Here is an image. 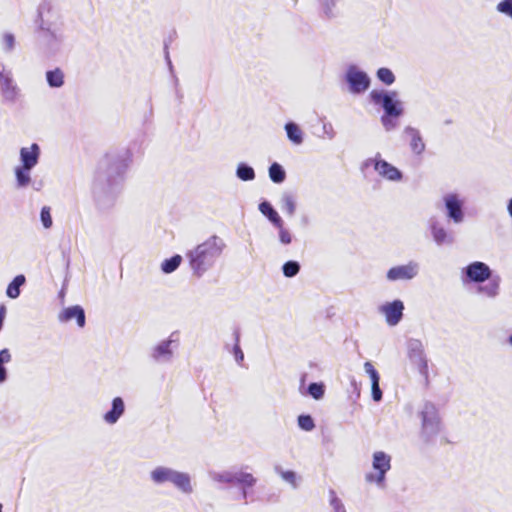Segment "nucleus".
<instances>
[{
	"instance_id": "obj_1",
	"label": "nucleus",
	"mask_w": 512,
	"mask_h": 512,
	"mask_svg": "<svg viewBox=\"0 0 512 512\" xmlns=\"http://www.w3.org/2000/svg\"><path fill=\"white\" fill-rule=\"evenodd\" d=\"M131 156L127 148H121L107 152L100 160L92 183L93 200L99 213L108 214L116 206Z\"/></svg>"
},
{
	"instance_id": "obj_2",
	"label": "nucleus",
	"mask_w": 512,
	"mask_h": 512,
	"mask_svg": "<svg viewBox=\"0 0 512 512\" xmlns=\"http://www.w3.org/2000/svg\"><path fill=\"white\" fill-rule=\"evenodd\" d=\"M225 248L226 244L224 240L217 235H212L203 243L198 244L194 249L189 250L186 253V257L193 275L197 278H201L214 266Z\"/></svg>"
},
{
	"instance_id": "obj_3",
	"label": "nucleus",
	"mask_w": 512,
	"mask_h": 512,
	"mask_svg": "<svg viewBox=\"0 0 512 512\" xmlns=\"http://www.w3.org/2000/svg\"><path fill=\"white\" fill-rule=\"evenodd\" d=\"M369 100L375 106L383 110L380 122L385 131L390 132L397 128L398 119L404 115L405 109L403 102L399 99V94L395 90L373 89L369 93Z\"/></svg>"
},
{
	"instance_id": "obj_4",
	"label": "nucleus",
	"mask_w": 512,
	"mask_h": 512,
	"mask_svg": "<svg viewBox=\"0 0 512 512\" xmlns=\"http://www.w3.org/2000/svg\"><path fill=\"white\" fill-rule=\"evenodd\" d=\"M51 12L50 5L47 3L41 4L37 10V19L35 23L43 41V46L46 53L49 56L57 55L64 42V34L62 31L61 24L56 23L53 20L45 19L44 13Z\"/></svg>"
},
{
	"instance_id": "obj_5",
	"label": "nucleus",
	"mask_w": 512,
	"mask_h": 512,
	"mask_svg": "<svg viewBox=\"0 0 512 512\" xmlns=\"http://www.w3.org/2000/svg\"><path fill=\"white\" fill-rule=\"evenodd\" d=\"M149 476L152 483L156 486L170 483L182 494L190 495L193 493L192 477L188 472L159 465L150 471Z\"/></svg>"
},
{
	"instance_id": "obj_6",
	"label": "nucleus",
	"mask_w": 512,
	"mask_h": 512,
	"mask_svg": "<svg viewBox=\"0 0 512 512\" xmlns=\"http://www.w3.org/2000/svg\"><path fill=\"white\" fill-rule=\"evenodd\" d=\"M421 419L420 439L427 445L435 444L436 438L441 431V419L438 409L430 402L426 401L419 412Z\"/></svg>"
},
{
	"instance_id": "obj_7",
	"label": "nucleus",
	"mask_w": 512,
	"mask_h": 512,
	"mask_svg": "<svg viewBox=\"0 0 512 512\" xmlns=\"http://www.w3.org/2000/svg\"><path fill=\"white\" fill-rule=\"evenodd\" d=\"M210 478L217 483L236 484L241 486V497L246 500L248 497V489L255 486L257 478L251 473L243 470H225L221 472H210Z\"/></svg>"
},
{
	"instance_id": "obj_8",
	"label": "nucleus",
	"mask_w": 512,
	"mask_h": 512,
	"mask_svg": "<svg viewBox=\"0 0 512 512\" xmlns=\"http://www.w3.org/2000/svg\"><path fill=\"white\" fill-rule=\"evenodd\" d=\"M178 347V333L173 332L167 339L159 341L151 348L149 357L157 364H169L173 361L174 352Z\"/></svg>"
},
{
	"instance_id": "obj_9",
	"label": "nucleus",
	"mask_w": 512,
	"mask_h": 512,
	"mask_svg": "<svg viewBox=\"0 0 512 512\" xmlns=\"http://www.w3.org/2000/svg\"><path fill=\"white\" fill-rule=\"evenodd\" d=\"M344 81L348 86V91L352 95L364 94L371 86V78L364 70L355 64L347 67L344 74Z\"/></svg>"
},
{
	"instance_id": "obj_10",
	"label": "nucleus",
	"mask_w": 512,
	"mask_h": 512,
	"mask_svg": "<svg viewBox=\"0 0 512 512\" xmlns=\"http://www.w3.org/2000/svg\"><path fill=\"white\" fill-rule=\"evenodd\" d=\"M406 348L409 361L412 365L417 367L419 374L428 381V359L422 341L420 339L410 338L406 342Z\"/></svg>"
},
{
	"instance_id": "obj_11",
	"label": "nucleus",
	"mask_w": 512,
	"mask_h": 512,
	"mask_svg": "<svg viewBox=\"0 0 512 512\" xmlns=\"http://www.w3.org/2000/svg\"><path fill=\"white\" fill-rule=\"evenodd\" d=\"M0 95L2 102L10 105L17 103L22 97L21 89L16 83L12 71L5 68L0 70Z\"/></svg>"
},
{
	"instance_id": "obj_12",
	"label": "nucleus",
	"mask_w": 512,
	"mask_h": 512,
	"mask_svg": "<svg viewBox=\"0 0 512 512\" xmlns=\"http://www.w3.org/2000/svg\"><path fill=\"white\" fill-rule=\"evenodd\" d=\"M372 467L377 473L366 474L365 480L369 483H376L379 487H383L386 473L391 468V457L383 451L374 452Z\"/></svg>"
},
{
	"instance_id": "obj_13",
	"label": "nucleus",
	"mask_w": 512,
	"mask_h": 512,
	"mask_svg": "<svg viewBox=\"0 0 512 512\" xmlns=\"http://www.w3.org/2000/svg\"><path fill=\"white\" fill-rule=\"evenodd\" d=\"M491 276V268L486 263L481 261L471 262L461 270V280L464 284H482L490 279Z\"/></svg>"
},
{
	"instance_id": "obj_14",
	"label": "nucleus",
	"mask_w": 512,
	"mask_h": 512,
	"mask_svg": "<svg viewBox=\"0 0 512 512\" xmlns=\"http://www.w3.org/2000/svg\"><path fill=\"white\" fill-rule=\"evenodd\" d=\"M444 207L447 218L455 224L464 221V205L465 201L457 193H448L443 197Z\"/></svg>"
},
{
	"instance_id": "obj_15",
	"label": "nucleus",
	"mask_w": 512,
	"mask_h": 512,
	"mask_svg": "<svg viewBox=\"0 0 512 512\" xmlns=\"http://www.w3.org/2000/svg\"><path fill=\"white\" fill-rule=\"evenodd\" d=\"M419 271L420 264L414 260H410L406 264L396 265L388 269L386 279L389 282L410 281L418 276Z\"/></svg>"
},
{
	"instance_id": "obj_16",
	"label": "nucleus",
	"mask_w": 512,
	"mask_h": 512,
	"mask_svg": "<svg viewBox=\"0 0 512 512\" xmlns=\"http://www.w3.org/2000/svg\"><path fill=\"white\" fill-rule=\"evenodd\" d=\"M402 138L408 142L413 155L421 156L424 153L426 144L419 129L411 125L405 126L402 131Z\"/></svg>"
},
{
	"instance_id": "obj_17",
	"label": "nucleus",
	"mask_w": 512,
	"mask_h": 512,
	"mask_svg": "<svg viewBox=\"0 0 512 512\" xmlns=\"http://www.w3.org/2000/svg\"><path fill=\"white\" fill-rule=\"evenodd\" d=\"M404 303L399 300L387 302L380 307V312L385 316L389 326H396L403 318Z\"/></svg>"
},
{
	"instance_id": "obj_18",
	"label": "nucleus",
	"mask_w": 512,
	"mask_h": 512,
	"mask_svg": "<svg viewBox=\"0 0 512 512\" xmlns=\"http://www.w3.org/2000/svg\"><path fill=\"white\" fill-rule=\"evenodd\" d=\"M75 320L78 327L83 328L86 325V315L85 310L80 305H73L67 308H64L58 314V321L61 323H67L72 320Z\"/></svg>"
},
{
	"instance_id": "obj_19",
	"label": "nucleus",
	"mask_w": 512,
	"mask_h": 512,
	"mask_svg": "<svg viewBox=\"0 0 512 512\" xmlns=\"http://www.w3.org/2000/svg\"><path fill=\"white\" fill-rule=\"evenodd\" d=\"M125 410L126 406L123 398L120 396L114 397L110 409L103 414V421L108 425H114L124 415Z\"/></svg>"
},
{
	"instance_id": "obj_20",
	"label": "nucleus",
	"mask_w": 512,
	"mask_h": 512,
	"mask_svg": "<svg viewBox=\"0 0 512 512\" xmlns=\"http://www.w3.org/2000/svg\"><path fill=\"white\" fill-rule=\"evenodd\" d=\"M41 149L37 143H32L29 147H22L19 152L21 166L34 168L40 159Z\"/></svg>"
},
{
	"instance_id": "obj_21",
	"label": "nucleus",
	"mask_w": 512,
	"mask_h": 512,
	"mask_svg": "<svg viewBox=\"0 0 512 512\" xmlns=\"http://www.w3.org/2000/svg\"><path fill=\"white\" fill-rule=\"evenodd\" d=\"M375 171L384 179L392 182H399L403 179V172L388 161L382 159L376 162Z\"/></svg>"
},
{
	"instance_id": "obj_22",
	"label": "nucleus",
	"mask_w": 512,
	"mask_h": 512,
	"mask_svg": "<svg viewBox=\"0 0 512 512\" xmlns=\"http://www.w3.org/2000/svg\"><path fill=\"white\" fill-rule=\"evenodd\" d=\"M429 228L434 242L438 246H442L445 244H452L454 242V237L450 234L445 227L440 224L437 220L432 219L429 222Z\"/></svg>"
},
{
	"instance_id": "obj_23",
	"label": "nucleus",
	"mask_w": 512,
	"mask_h": 512,
	"mask_svg": "<svg viewBox=\"0 0 512 512\" xmlns=\"http://www.w3.org/2000/svg\"><path fill=\"white\" fill-rule=\"evenodd\" d=\"M306 374L301 377V385L299 391L302 395H308L314 400H321L325 395V384L323 382H311L305 391L303 390V385L305 382Z\"/></svg>"
},
{
	"instance_id": "obj_24",
	"label": "nucleus",
	"mask_w": 512,
	"mask_h": 512,
	"mask_svg": "<svg viewBox=\"0 0 512 512\" xmlns=\"http://www.w3.org/2000/svg\"><path fill=\"white\" fill-rule=\"evenodd\" d=\"M258 210L274 227L283 223L282 217L268 200H262L258 204Z\"/></svg>"
},
{
	"instance_id": "obj_25",
	"label": "nucleus",
	"mask_w": 512,
	"mask_h": 512,
	"mask_svg": "<svg viewBox=\"0 0 512 512\" xmlns=\"http://www.w3.org/2000/svg\"><path fill=\"white\" fill-rule=\"evenodd\" d=\"M487 284H478L476 288V292L478 294H483L488 298H496L499 295L500 290V277L495 276L487 280Z\"/></svg>"
},
{
	"instance_id": "obj_26",
	"label": "nucleus",
	"mask_w": 512,
	"mask_h": 512,
	"mask_svg": "<svg viewBox=\"0 0 512 512\" xmlns=\"http://www.w3.org/2000/svg\"><path fill=\"white\" fill-rule=\"evenodd\" d=\"M45 79L47 85L53 89L61 88L65 84V74L63 70L59 67L47 70L45 73Z\"/></svg>"
},
{
	"instance_id": "obj_27",
	"label": "nucleus",
	"mask_w": 512,
	"mask_h": 512,
	"mask_svg": "<svg viewBox=\"0 0 512 512\" xmlns=\"http://www.w3.org/2000/svg\"><path fill=\"white\" fill-rule=\"evenodd\" d=\"M284 129L287 138L291 143H293L294 145H301L303 143L304 133L297 123L289 121L285 124Z\"/></svg>"
},
{
	"instance_id": "obj_28",
	"label": "nucleus",
	"mask_w": 512,
	"mask_h": 512,
	"mask_svg": "<svg viewBox=\"0 0 512 512\" xmlns=\"http://www.w3.org/2000/svg\"><path fill=\"white\" fill-rule=\"evenodd\" d=\"M31 170L32 168L21 165L15 167L14 174L17 188H26L31 183Z\"/></svg>"
},
{
	"instance_id": "obj_29",
	"label": "nucleus",
	"mask_w": 512,
	"mask_h": 512,
	"mask_svg": "<svg viewBox=\"0 0 512 512\" xmlns=\"http://www.w3.org/2000/svg\"><path fill=\"white\" fill-rule=\"evenodd\" d=\"M26 283V277L23 274H19L13 278L8 284L6 289V295L10 299H16L20 296L21 287Z\"/></svg>"
},
{
	"instance_id": "obj_30",
	"label": "nucleus",
	"mask_w": 512,
	"mask_h": 512,
	"mask_svg": "<svg viewBox=\"0 0 512 512\" xmlns=\"http://www.w3.org/2000/svg\"><path fill=\"white\" fill-rule=\"evenodd\" d=\"M341 0H319L323 16L327 19L336 18L339 15L338 3Z\"/></svg>"
},
{
	"instance_id": "obj_31",
	"label": "nucleus",
	"mask_w": 512,
	"mask_h": 512,
	"mask_svg": "<svg viewBox=\"0 0 512 512\" xmlns=\"http://www.w3.org/2000/svg\"><path fill=\"white\" fill-rule=\"evenodd\" d=\"M235 175L239 180L244 182L253 181L256 178L254 168L246 162L238 163Z\"/></svg>"
},
{
	"instance_id": "obj_32",
	"label": "nucleus",
	"mask_w": 512,
	"mask_h": 512,
	"mask_svg": "<svg viewBox=\"0 0 512 512\" xmlns=\"http://www.w3.org/2000/svg\"><path fill=\"white\" fill-rule=\"evenodd\" d=\"M270 180L275 184H281L286 180V171L281 164L273 162L268 168Z\"/></svg>"
},
{
	"instance_id": "obj_33",
	"label": "nucleus",
	"mask_w": 512,
	"mask_h": 512,
	"mask_svg": "<svg viewBox=\"0 0 512 512\" xmlns=\"http://www.w3.org/2000/svg\"><path fill=\"white\" fill-rule=\"evenodd\" d=\"M280 203L282 211H284L289 217L294 216L297 205L295 197L291 193L284 192L281 196Z\"/></svg>"
},
{
	"instance_id": "obj_34",
	"label": "nucleus",
	"mask_w": 512,
	"mask_h": 512,
	"mask_svg": "<svg viewBox=\"0 0 512 512\" xmlns=\"http://www.w3.org/2000/svg\"><path fill=\"white\" fill-rule=\"evenodd\" d=\"M182 260H183V258L179 254H175V255L171 256L170 258H166L161 263V271L164 274L173 273L174 271H176L178 269V267L182 263Z\"/></svg>"
},
{
	"instance_id": "obj_35",
	"label": "nucleus",
	"mask_w": 512,
	"mask_h": 512,
	"mask_svg": "<svg viewBox=\"0 0 512 512\" xmlns=\"http://www.w3.org/2000/svg\"><path fill=\"white\" fill-rule=\"evenodd\" d=\"M301 269V265L296 260H288L282 265V273L287 278L295 277Z\"/></svg>"
},
{
	"instance_id": "obj_36",
	"label": "nucleus",
	"mask_w": 512,
	"mask_h": 512,
	"mask_svg": "<svg viewBox=\"0 0 512 512\" xmlns=\"http://www.w3.org/2000/svg\"><path fill=\"white\" fill-rule=\"evenodd\" d=\"M376 77H377V79L381 83H383V84H385L387 86L392 85L395 82V80H396L393 71L390 68H387V67L379 68L376 71Z\"/></svg>"
},
{
	"instance_id": "obj_37",
	"label": "nucleus",
	"mask_w": 512,
	"mask_h": 512,
	"mask_svg": "<svg viewBox=\"0 0 512 512\" xmlns=\"http://www.w3.org/2000/svg\"><path fill=\"white\" fill-rule=\"evenodd\" d=\"M297 425L301 430L306 432H310L316 427L315 421L310 414H300L297 417Z\"/></svg>"
},
{
	"instance_id": "obj_38",
	"label": "nucleus",
	"mask_w": 512,
	"mask_h": 512,
	"mask_svg": "<svg viewBox=\"0 0 512 512\" xmlns=\"http://www.w3.org/2000/svg\"><path fill=\"white\" fill-rule=\"evenodd\" d=\"M233 336L235 343L232 348V353L234 355L235 361L241 365L244 361V353L240 347V330L238 328L234 330Z\"/></svg>"
},
{
	"instance_id": "obj_39",
	"label": "nucleus",
	"mask_w": 512,
	"mask_h": 512,
	"mask_svg": "<svg viewBox=\"0 0 512 512\" xmlns=\"http://www.w3.org/2000/svg\"><path fill=\"white\" fill-rule=\"evenodd\" d=\"M275 472L287 483L291 484L293 488L298 487L297 474L292 470H283L280 466H275Z\"/></svg>"
},
{
	"instance_id": "obj_40",
	"label": "nucleus",
	"mask_w": 512,
	"mask_h": 512,
	"mask_svg": "<svg viewBox=\"0 0 512 512\" xmlns=\"http://www.w3.org/2000/svg\"><path fill=\"white\" fill-rule=\"evenodd\" d=\"M1 43L4 53L10 54L15 49L16 38L13 33L5 32L2 36Z\"/></svg>"
},
{
	"instance_id": "obj_41",
	"label": "nucleus",
	"mask_w": 512,
	"mask_h": 512,
	"mask_svg": "<svg viewBox=\"0 0 512 512\" xmlns=\"http://www.w3.org/2000/svg\"><path fill=\"white\" fill-rule=\"evenodd\" d=\"M329 504L332 508L331 512H346V508L342 500L337 496L335 490H329Z\"/></svg>"
},
{
	"instance_id": "obj_42",
	"label": "nucleus",
	"mask_w": 512,
	"mask_h": 512,
	"mask_svg": "<svg viewBox=\"0 0 512 512\" xmlns=\"http://www.w3.org/2000/svg\"><path fill=\"white\" fill-rule=\"evenodd\" d=\"M495 9L499 14L512 20V0H500Z\"/></svg>"
},
{
	"instance_id": "obj_43",
	"label": "nucleus",
	"mask_w": 512,
	"mask_h": 512,
	"mask_svg": "<svg viewBox=\"0 0 512 512\" xmlns=\"http://www.w3.org/2000/svg\"><path fill=\"white\" fill-rule=\"evenodd\" d=\"M278 229L279 241L283 245H289L292 243L293 236L291 232L284 227V222L280 223V226H275Z\"/></svg>"
},
{
	"instance_id": "obj_44",
	"label": "nucleus",
	"mask_w": 512,
	"mask_h": 512,
	"mask_svg": "<svg viewBox=\"0 0 512 512\" xmlns=\"http://www.w3.org/2000/svg\"><path fill=\"white\" fill-rule=\"evenodd\" d=\"M40 220L45 229H49L53 225L51 209L49 206H43L40 211Z\"/></svg>"
},
{
	"instance_id": "obj_45",
	"label": "nucleus",
	"mask_w": 512,
	"mask_h": 512,
	"mask_svg": "<svg viewBox=\"0 0 512 512\" xmlns=\"http://www.w3.org/2000/svg\"><path fill=\"white\" fill-rule=\"evenodd\" d=\"M371 397L375 402H380L382 400L383 392L380 388V381L371 382Z\"/></svg>"
},
{
	"instance_id": "obj_46",
	"label": "nucleus",
	"mask_w": 512,
	"mask_h": 512,
	"mask_svg": "<svg viewBox=\"0 0 512 512\" xmlns=\"http://www.w3.org/2000/svg\"><path fill=\"white\" fill-rule=\"evenodd\" d=\"M364 370L369 375L371 382L380 381V375L370 361L364 363Z\"/></svg>"
},
{
	"instance_id": "obj_47",
	"label": "nucleus",
	"mask_w": 512,
	"mask_h": 512,
	"mask_svg": "<svg viewBox=\"0 0 512 512\" xmlns=\"http://www.w3.org/2000/svg\"><path fill=\"white\" fill-rule=\"evenodd\" d=\"M322 130H323V136H326L329 140H332L335 138L336 136V132L333 128V125L330 123V122H324L323 121V126H322Z\"/></svg>"
},
{
	"instance_id": "obj_48",
	"label": "nucleus",
	"mask_w": 512,
	"mask_h": 512,
	"mask_svg": "<svg viewBox=\"0 0 512 512\" xmlns=\"http://www.w3.org/2000/svg\"><path fill=\"white\" fill-rule=\"evenodd\" d=\"M382 160L380 153H377L375 157L366 159L363 163L361 168H367L372 166L375 169L376 162H380Z\"/></svg>"
},
{
	"instance_id": "obj_49",
	"label": "nucleus",
	"mask_w": 512,
	"mask_h": 512,
	"mask_svg": "<svg viewBox=\"0 0 512 512\" xmlns=\"http://www.w3.org/2000/svg\"><path fill=\"white\" fill-rule=\"evenodd\" d=\"M11 353L9 349L4 348L0 350V364L5 365L11 361Z\"/></svg>"
},
{
	"instance_id": "obj_50",
	"label": "nucleus",
	"mask_w": 512,
	"mask_h": 512,
	"mask_svg": "<svg viewBox=\"0 0 512 512\" xmlns=\"http://www.w3.org/2000/svg\"><path fill=\"white\" fill-rule=\"evenodd\" d=\"M8 379V371L5 365L0 364V384H3Z\"/></svg>"
},
{
	"instance_id": "obj_51",
	"label": "nucleus",
	"mask_w": 512,
	"mask_h": 512,
	"mask_svg": "<svg viewBox=\"0 0 512 512\" xmlns=\"http://www.w3.org/2000/svg\"><path fill=\"white\" fill-rule=\"evenodd\" d=\"M351 387L353 393L355 394V398L358 399L360 397V385L354 378L351 380Z\"/></svg>"
},
{
	"instance_id": "obj_52",
	"label": "nucleus",
	"mask_w": 512,
	"mask_h": 512,
	"mask_svg": "<svg viewBox=\"0 0 512 512\" xmlns=\"http://www.w3.org/2000/svg\"><path fill=\"white\" fill-rule=\"evenodd\" d=\"M6 317V307L5 305H0V331L3 328L4 320Z\"/></svg>"
},
{
	"instance_id": "obj_53",
	"label": "nucleus",
	"mask_w": 512,
	"mask_h": 512,
	"mask_svg": "<svg viewBox=\"0 0 512 512\" xmlns=\"http://www.w3.org/2000/svg\"><path fill=\"white\" fill-rule=\"evenodd\" d=\"M167 63V66L169 68V71L171 72V74L173 75V78H174V82H175V85L177 86L178 85V78L176 77V75L174 74V71H173V64H172V61L171 59H168V62Z\"/></svg>"
},
{
	"instance_id": "obj_54",
	"label": "nucleus",
	"mask_w": 512,
	"mask_h": 512,
	"mask_svg": "<svg viewBox=\"0 0 512 512\" xmlns=\"http://www.w3.org/2000/svg\"><path fill=\"white\" fill-rule=\"evenodd\" d=\"M507 211L509 216L512 218V197L508 200Z\"/></svg>"
},
{
	"instance_id": "obj_55",
	"label": "nucleus",
	"mask_w": 512,
	"mask_h": 512,
	"mask_svg": "<svg viewBox=\"0 0 512 512\" xmlns=\"http://www.w3.org/2000/svg\"><path fill=\"white\" fill-rule=\"evenodd\" d=\"M506 343L512 347V332L508 335L507 339H506Z\"/></svg>"
},
{
	"instance_id": "obj_56",
	"label": "nucleus",
	"mask_w": 512,
	"mask_h": 512,
	"mask_svg": "<svg viewBox=\"0 0 512 512\" xmlns=\"http://www.w3.org/2000/svg\"><path fill=\"white\" fill-rule=\"evenodd\" d=\"M168 59H170V55L168 52V46H167V44H165V60H166V62H168Z\"/></svg>"
},
{
	"instance_id": "obj_57",
	"label": "nucleus",
	"mask_w": 512,
	"mask_h": 512,
	"mask_svg": "<svg viewBox=\"0 0 512 512\" xmlns=\"http://www.w3.org/2000/svg\"><path fill=\"white\" fill-rule=\"evenodd\" d=\"M176 96L179 99V101H181L182 98H183V95H182V93L179 90H176Z\"/></svg>"
},
{
	"instance_id": "obj_58",
	"label": "nucleus",
	"mask_w": 512,
	"mask_h": 512,
	"mask_svg": "<svg viewBox=\"0 0 512 512\" xmlns=\"http://www.w3.org/2000/svg\"><path fill=\"white\" fill-rule=\"evenodd\" d=\"M302 223L305 224V225L308 223V217L307 216H303L302 217Z\"/></svg>"
},
{
	"instance_id": "obj_59",
	"label": "nucleus",
	"mask_w": 512,
	"mask_h": 512,
	"mask_svg": "<svg viewBox=\"0 0 512 512\" xmlns=\"http://www.w3.org/2000/svg\"><path fill=\"white\" fill-rule=\"evenodd\" d=\"M3 505L0 503V512H2Z\"/></svg>"
}]
</instances>
